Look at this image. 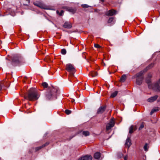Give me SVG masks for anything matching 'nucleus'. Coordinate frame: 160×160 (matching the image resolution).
Masks as SVG:
<instances>
[{"mask_svg": "<svg viewBox=\"0 0 160 160\" xmlns=\"http://www.w3.org/2000/svg\"><path fill=\"white\" fill-rule=\"evenodd\" d=\"M64 8L72 13H75L76 11V9L75 8L71 7H65Z\"/></svg>", "mask_w": 160, "mask_h": 160, "instance_id": "obj_11", "label": "nucleus"}, {"mask_svg": "<svg viewBox=\"0 0 160 160\" xmlns=\"http://www.w3.org/2000/svg\"><path fill=\"white\" fill-rule=\"evenodd\" d=\"M106 108V106H102L100 107L98 109L97 113L98 114H101L103 113L105 110Z\"/></svg>", "mask_w": 160, "mask_h": 160, "instance_id": "obj_8", "label": "nucleus"}, {"mask_svg": "<svg viewBox=\"0 0 160 160\" xmlns=\"http://www.w3.org/2000/svg\"><path fill=\"white\" fill-rule=\"evenodd\" d=\"M114 18H110L108 20V23H110L113 21Z\"/></svg>", "mask_w": 160, "mask_h": 160, "instance_id": "obj_31", "label": "nucleus"}, {"mask_svg": "<svg viewBox=\"0 0 160 160\" xmlns=\"http://www.w3.org/2000/svg\"><path fill=\"white\" fill-rule=\"evenodd\" d=\"M143 79V77H140V78H137L136 81L137 84L138 85L141 84Z\"/></svg>", "mask_w": 160, "mask_h": 160, "instance_id": "obj_14", "label": "nucleus"}, {"mask_svg": "<svg viewBox=\"0 0 160 160\" xmlns=\"http://www.w3.org/2000/svg\"><path fill=\"white\" fill-rule=\"evenodd\" d=\"M92 77L96 76L98 75V74L96 72L92 71L90 73Z\"/></svg>", "mask_w": 160, "mask_h": 160, "instance_id": "obj_23", "label": "nucleus"}, {"mask_svg": "<svg viewBox=\"0 0 160 160\" xmlns=\"http://www.w3.org/2000/svg\"><path fill=\"white\" fill-rule=\"evenodd\" d=\"M12 60L15 62L18 63L19 62V58L17 56H15L13 57Z\"/></svg>", "mask_w": 160, "mask_h": 160, "instance_id": "obj_17", "label": "nucleus"}, {"mask_svg": "<svg viewBox=\"0 0 160 160\" xmlns=\"http://www.w3.org/2000/svg\"><path fill=\"white\" fill-rule=\"evenodd\" d=\"M144 149L145 151H147L148 150V144L147 143H146L144 146Z\"/></svg>", "mask_w": 160, "mask_h": 160, "instance_id": "obj_28", "label": "nucleus"}, {"mask_svg": "<svg viewBox=\"0 0 160 160\" xmlns=\"http://www.w3.org/2000/svg\"><path fill=\"white\" fill-rule=\"evenodd\" d=\"M126 79V76L125 75H123L121 77L120 79V81L121 82H124Z\"/></svg>", "mask_w": 160, "mask_h": 160, "instance_id": "obj_19", "label": "nucleus"}, {"mask_svg": "<svg viewBox=\"0 0 160 160\" xmlns=\"http://www.w3.org/2000/svg\"><path fill=\"white\" fill-rule=\"evenodd\" d=\"M114 118H112L110 120L109 123H108L106 125V129L108 130L111 129V128L114 126Z\"/></svg>", "mask_w": 160, "mask_h": 160, "instance_id": "obj_3", "label": "nucleus"}, {"mask_svg": "<svg viewBox=\"0 0 160 160\" xmlns=\"http://www.w3.org/2000/svg\"><path fill=\"white\" fill-rule=\"evenodd\" d=\"M63 27L66 28H70L72 27V25L70 22H66L63 25Z\"/></svg>", "mask_w": 160, "mask_h": 160, "instance_id": "obj_13", "label": "nucleus"}, {"mask_svg": "<svg viewBox=\"0 0 160 160\" xmlns=\"http://www.w3.org/2000/svg\"><path fill=\"white\" fill-rule=\"evenodd\" d=\"M132 144L131 141L130 139V138L128 137L126 140L125 145L126 146H127L128 148Z\"/></svg>", "mask_w": 160, "mask_h": 160, "instance_id": "obj_10", "label": "nucleus"}, {"mask_svg": "<svg viewBox=\"0 0 160 160\" xmlns=\"http://www.w3.org/2000/svg\"><path fill=\"white\" fill-rule=\"evenodd\" d=\"M49 144V143L48 142H46L45 144H44L46 145V146L48 145Z\"/></svg>", "mask_w": 160, "mask_h": 160, "instance_id": "obj_38", "label": "nucleus"}, {"mask_svg": "<svg viewBox=\"0 0 160 160\" xmlns=\"http://www.w3.org/2000/svg\"><path fill=\"white\" fill-rule=\"evenodd\" d=\"M94 47L96 48H99L101 47V46L98 44H94Z\"/></svg>", "mask_w": 160, "mask_h": 160, "instance_id": "obj_34", "label": "nucleus"}, {"mask_svg": "<svg viewBox=\"0 0 160 160\" xmlns=\"http://www.w3.org/2000/svg\"><path fill=\"white\" fill-rule=\"evenodd\" d=\"M158 108L153 109L150 112V114L151 115H152L154 112L158 111Z\"/></svg>", "mask_w": 160, "mask_h": 160, "instance_id": "obj_20", "label": "nucleus"}, {"mask_svg": "<svg viewBox=\"0 0 160 160\" xmlns=\"http://www.w3.org/2000/svg\"><path fill=\"white\" fill-rule=\"evenodd\" d=\"M101 1H102V2H103L104 1V0H100Z\"/></svg>", "mask_w": 160, "mask_h": 160, "instance_id": "obj_40", "label": "nucleus"}, {"mask_svg": "<svg viewBox=\"0 0 160 160\" xmlns=\"http://www.w3.org/2000/svg\"><path fill=\"white\" fill-rule=\"evenodd\" d=\"M92 157L91 155H86L80 158L78 160H92Z\"/></svg>", "mask_w": 160, "mask_h": 160, "instance_id": "obj_7", "label": "nucleus"}, {"mask_svg": "<svg viewBox=\"0 0 160 160\" xmlns=\"http://www.w3.org/2000/svg\"><path fill=\"white\" fill-rule=\"evenodd\" d=\"M61 53L63 55H65L66 53V51L64 49H62L61 50Z\"/></svg>", "mask_w": 160, "mask_h": 160, "instance_id": "obj_26", "label": "nucleus"}, {"mask_svg": "<svg viewBox=\"0 0 160 160\" xmlns=\"http://www.w3.org/2000/svg\"><path fill=\"white\" fill-rule=\"evenodd\" d=\"M40 2H38H38H35V3H34V4L35 5V6H36L38 7H39V4H40Z\"/></svg>", "mask_w": 160, "mask_h": 160, "instance_id": "obj_36", "label": "nucleus"}, {"mask_svg": "<svg viewBox=\"0 0 160 160\" xmlns=\"http://www.w3.org/2000/svg\"><path fill=\"white\" fill-rule=\"evenodd\" d=\"M57 14H58L59 15L61 16L62 15V14L64 12L63 10H61V11L60 12H59L58 11H57L56 12Z\"/></svg>", "mask_w": 160, "mask_h": 160, "instance_id": "obj_30", "label": "nucleus"}, {"mask_svg": "<svg viewBox=\"0 0 160 160\" xmlns=\"http://www.w3.org/2000/svg\"><path fill=\"white\" fill-rule=\"evenodd\" d=\"M66 69L68 72H75V68L71 64L68 63L66 65Z\"/></svg>", "mask_w": 160, "mask_h": 160, "instance_id": "obj_4", "label": "nucleus"}, {"mask_svg": "<svg viewBox=\"0 0 160 160\" xmlns=\"http://www.w3.org/2000/svg\"><path fill=\"white\" fill-rule=\"evenodd\" d=\"M124 160H127V159H128V156L127 155V156H125V157H124Z\"/></svg>", "mask_w": 160, "mask_h": 160, "instance_id": "obj_37", "label": "nucleus"}, {"mask_svg": "<svg viewBox=\"0 0 160 160\" xmlns=\"http://www.w3.org/2000/svg\"><path fill=\"white\" fill-rule=\"evenodd\" d=\"M158 83H160V79H159V80L158 81Z\"/></svg>", "mask_w": 160, "mask_h": 160, "instance_id": "obj_39", "label": "nucleus"}, {"mask_svg": "<svg viewBox=\"0 0 160 160\" xmlns=\"http://www.w3.org/2000/svg\"><path fill=\"white\" fill-rule=\"evenodd\" d=\"M144 127V125L143 124H142L140 126L139 130H141Z\"/></svg>", "mask_w": 160, "mask_h": 160, "instance_id": "obj_35", "label": "nucleus"}, {"mask_svg": "<svg viewBox=\"0 0 160 160\" xmlns=\"http://www.w3.org/2000/svg\"><path fill=\"white\" fill-rule=\"evenodd\" d=\"M43 9H48V8L47 6L44 4L42 3H40L39 7Z\"/></svg>", "mask_w": 160, "mask_h": 160, "instance_id": "obj_16", "label": "nucleus"}, {"mask_svg": "<svg viewBox=\"0 0 160 160\" xmlns=\"http://www.w3.org/2000/svg\"><path fill=\"white\" fill-rule=\"evenodd\" d=\"M143 72L142 71L137 73L136 75L133 77V78H140V77H142V76L143 74Z\"/></svg>", "mask_w": 160, "mask_h": 160, "instance_id": "obj_15", "label": "nucleus"}, {"mask_svg": "<svg viewBox=\"0 0 160 160\" xmlns=\"http://www.w3.org/2000/svg\"><path fill=\"white\" fill-rule=\"evenodd\" d=\"M154 66V64H153V63H152L151 64H150V65H149L147 67V68L148 69H150V68H152Z\"/></svg>", "mask_w": 160, "mask_h": 160, "instance_id": "obj_32", "label": "nucleus"}, {"mask_svg": "<svg viewBox=\"0 0 160 160\" xmlns=\"http://www.w3.org/2000/svg\"><path fill=\"white\" fill-rule=\"evenodd\" d=\"M151 88H152L153 89L157 91H160V86L158 85V83H155L154 85H151Z\"/></svg>", "mask_w": 160, "mask_h": 160, "instance_id": "obj_9", "label": "nucleus"}, {"mask_svg": "<svg viewBox=\"0 0 160 160\" xmlns=\"http://www.w3.org/2000/svg\"><path fill=\"white\" fill-rule=\"evenodd\" d=\"M101 154L99 152H96L94 155V158L96 159H98L100 157Z\"/></svg>", "mask_w": 160, "mask_h": 160, "instance_id": "obj_18", "label": "nucleus"}, {"mask_svg": "<svg viewBox=\"0 0 160 160\" xmlns=\"http://www.w3.org/2000/svg\"><path fill=\"white\" fill-rule=\"evenodd\" d=\"M152 77V75L151 74L149 73L148 75V76L147 77V78L146 79V82L148 83V88H151V82L150 80V78H151Z\"/></svg>", "mask_w": 160, "mask_h": 160, "instance_id": "obj_6", "label": "nucleus"}, {"mask_svg": "<svg viewBox=\"0 0 160 160\" xmlns=\"http://www.w3.org/2000/svg\"><path fill=\"white\" fill-rule=\"evenodd\" d=\"M42 85L44 88H47L48 87V84L46 82H43Z\"/></svg>", "mask_w": 160, "mask_h": 160, "instance_id": "obj_27", "label": "nucleus"}, {"mask_svg": "<svg viewBox=\"0 0 160 160\" xmlns=\"http://www.w3.org/2000/svg\"><path fill=\"white\" fill-rule=\"evenodd\" d=\"M40 95L35 88H32L29 90L28 96L25 97V98L30 101H34L38 99Z\"/></svg>", "mask_w": 160, "mask_h": 160, "instance_id": "obj_1", "label": "nucleus"}, {"mask_svg": "<svg viewBox=\"0 0 160 160\" xmlns=\"http://www.w3.org/2000/svg\"><path fill=\"white\" fill-rule=\"evenodd\" d=\"M65 112L67 114L69 115L71 113V111L67 109L65 110Z\"/></svg>", "mask_w": 160, "mask_h": 160, "instance_id": "obj_29", "label": "nucleus"}, {"mask_svg": "<svg viewBox=\"0 0 160 160\" xmlns=\"http://www.w3.org/2000/svg\"><path fill=\"white\" fill-rule=\"evenodd\" d=\"M158 95H155L154 96L151 97L147 100V102H152L157 100L158 98Z\"/></svg>", "mask_w": 160, "mask_h": 160, "instance_id": "obj_5", "label": "nucleus"}, {"mask_svg": "<svg viewBox=\"0 0 160 160\" xmlns=\"http://www.w3.org/2000/svg\"><path fill=\"white\" fill-rule=\"evenodd\" d=\"M133 126L132 125L129 128V133H132L133 132Z\"/></svg>", "mask_w": 160, "mask_h": 160, "instance_id": "obj_22", "label": "nucleus"}, {"mask_svg": "<svg viewBox=\"0 0 160 160\" xmlns=\"http://www.w3.org/2000/svg\"><path fill=\"white\" fill-rule=\"evenodd\" d=\"M118 93V91H116L112 94L111 95V97L112 98H114L115 97L117 94Z\"/></svg>", "mask_w": 160, "mask_h": 160, "instance_id": "obj_24", "label": "nucleus"}, {"mask_svg": "<svg viewBox=\"0 0 160 160\" xmlns=\"http://www.w3.org/2000/svg\"><path fill=\"white\" fill-rule=\"evenodd\" d=\"M116 13V11L113 10H110L106 14L108 16H112Z\"/></svg>", "mask_w": 160, "mask_h": 160, "instance_id": "obj_12", "label": "nucleus"}, {"mask_svg": "<svg viewBox=\"0 0 160 160\" xmlns=\"http://www.w3.org/2000/svg\"><path fill=\"white\" fill-rule=\"evenodd\" d=\"M82 6L83 8H88L89 6L87 5V4H83V5H82Z\"/></svg>", "mask_w": 160, "mask_h": 160, "instance_id": "obj_33", "label": "nucleus"}, {"mask_svg": "<svg viewBox=\"0 0 160 160\" xmlns=\"http://www.w3.org/2000/svg\"><path fill=\"white\" fill-rule=\"evenodd\" d=\"M82 134L85 136H87L89 135V132L88 131H83L82 132Z\"/></svg>", "mask_w": 160, "mask_h": 160, "instance_id": "obj_25", "label": "nucleus"}, {"mask_svg": "<svg viewBox=\"0 0 160 160\" xmlns=\"http://www.w3.org/2000/svg\"><path fill=\"white\" fill-rule=\"evenodd\" d=\"M58 92L56 88L53 87L49 88V91L46 94V97L49 99L55 96L56 94Z\"/></svg>", "mask_w": 160, "mask_h": 160, "instance_id": "obj_2", "label": "nucleus"}, {"mask_svg": "<svg viewBox=\"0 0 160 160\" xmlns=\"http://www.w3.org/2000/svg\"><path fill=\"white\" fill-rule=\"evenodd\" d=\"M45 146H46V145L43 144V145H42V146L37 147L36 148V151H38L40 150L42 148L45 147Z\"/></svg>", "mask_w": 160, "mask_h": 160, "instance_id": "obj_21", "label": "nucleus"}]
</instances>
